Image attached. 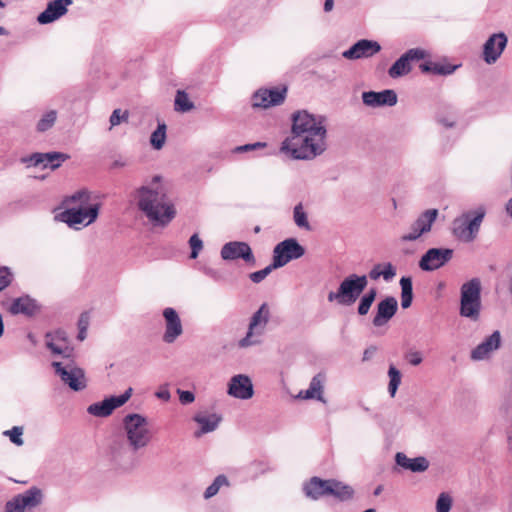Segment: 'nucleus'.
<instances>
[{
	"label": "nucleus",
	"instance_id": "obj_22",
	"mask_svg": "<svg viewBox=\"0 0 512 512\" xmlns=\"http://www.w3.org/2000/svg\"><path fill=\"white\" fill-rule=\"evenodd\" d=\"M501 335L499 331H494L489 337L478 344L471 351V359L475 361L484 360L489 354L500 347Z\"/></svg>",
	"mask_w": 512,
	"mask_h": 512
},
{
	"label": "nucleus",
	"instance_id": "obj_4",
	"mask_svg": "<svg viewBox=\"0 0 512 512\" xmlns=\"http://www.w3.org/2000/svg\"><path fill=\"white\" fill-rule=\"evenodd\" d=\"M122 425L133 451H138L150 443L152 435L145 416L138 413L127 414L122 420Z\"/></svg>",
	"mask_w": 512,
	"mask_h": 512
},
{
	"label": "nucleus",
	"instance_id": "obj_30",
	"mask_svg": "<svg viewBox=\"0 0 512 512\" xmlns=\"http://www.w3.org/2000/svg\"><path fill=\"white\" fill-rule=\"evenodd\" d=\"M194 420L200 426V430L195 432V437H200L203 434L216 430L221 421V417L215 413L197 414Z\"/></svg>",
	"mask_w": 512,
	"mask_h": 512
},
{
	"label": "nucleus",
	"instance_id": "obj_3",
	"mask_svg": "<svg viewBox=\"0 0 512 512\" xmlns=\"http://www.w3.org/2000/svg\"><path fill=\"white\" fill-rule=\"evenodd\" d=\"M481 281L479 278H472L462 284L460 288L459 314L473 322H477L481 316Z\"/></svg>",
	"mask_w": 512,
	"mask_h": 512
},
{
	"label": "nucleus",
	"instance_id": "obj_8",
	"mask_svg": "<svg viewBox=\"0 0 512 512\" xmlns=\"http://www.w3.org/2000/svg\"><path fill=\"white\" fill-rule=\"evenodd\" d=\"M305 248L295 238H287L279 242L273 249L272 263L274 267H284L292 260L304 256Z\"/></svg>",
	"mask_w": 512,
	"mask_h": 512
},
{
	"label": "nucleus",
	"instance_id": "obj_1",
	"mask_svg": "<svg viewBox=\"0 0 512 512\" xmlns=\"http://www.w3.org/2000/svg\"><path fill=\"white\" fill-rule=\"evenodd\" d=\"M291 136L280 146V152L294 160H312L326 150V126L323 116L306 110L292 114Z\"/></svg>",
	"mask_w": 512,
	"mask_h": 512
},
{
	"label": "nucleus",
	"instance_id": "obj_63",
	"mask_svg": "<svg viewBox=\"0 0 512 512\" xmlns=\"http://www.w3.org/2000/svg\"><path fill=\"white\" fill-rule=\"evenodd\" d=\"M439 123H441L446 128H452L454 126V121L448 120L446 118L439 119Z\"/></svg>",
	"mask_w": 512,
	"mask_h": 512
},
{
	"label": "nucleus",
	"instance_id": "obj_51",
	"mask_svg": "<svg viewBox=\"0 0 512 512\" xmlns=\"http://www.w3.org/2000/svg\"><path fill=\"white\" fill-rule=\"evenodd\" d=\"M25 508L22 507L20 500L17 496L9 500L5 505V512H25Z\"/></svg>",
	"mask_w": 512,
	"mask_h": 512
},
{
	"label": "nucleus",
	"instance_id": "obj_15",
	"mask_svg": "<svg viewBox=\"0 0 512 512\" xmlns=\"http://www.w3.org/2000/svg\"><path fill=\"white\" fill-rule=\"evenodd\" d=\"M286 92V88L259 89L252 96V106L267 109L280 105L285 100Z\"/></svg>",
	"mask_w": 512,
	"mask_h": 512
},
{
	"label": "nucleus",
	"instance_id": "obj_27",
	"mask_svg": "<svg viewBox=\"0 0 512 512\" xmlns=\"http://www.w3.org/2000/svg\"><path fill=\"white\" fill-rule=\"evenodd\" d=\"M67 11L68 9L64 8V5L60 4V1L53 0L50 1L46 9L38 15L37 21L42 25L50 24L64 16Z\"/></svg>",
	"mask_w": 512,
	"mask_h": 512
},
{
	"label": "nucleus",
	"instance_id": "obj_64",
	"mask_svg": "<svg viewBox=\"0 0 512 512\" xmlns=\"http://www.w3.org/2000/svg\"><path fill=\"white\" fill-rule=\"evenodd\" d=\"M334 7V0H325L324 2V11L330 12Z\"/></svg>",
	"mask_w": 512,
	"mask_h": 512
},
{
	"label": "nucleus",
	"instance_id": "obj_26",
	"mask_svg": "<svg viewBox=\"0 0 512 512\" xmlns=\"http://www.w3.org/2000/svg\"><path fill=\"white\" fill-rule=\"evenodd\" d=\"M395 461L398 466L412 472H424L429 467V461L425 457L409 458L402 452L396 454Z\"/></svg>",
	"mask_w": 512,
	"mask_h": 512
},
{
	"label": "nucleus",
	"instance_id": "obj_41",
	"mask_svg": "<svg viewBox=\"0 0 512 512\" xmlns=\"http://www.w3.org/2000/svg\"><path fill=\"white\" fill-rule=\"evenodd\" d=\"M388 376H389V385H388V391L391 397H394L396 394V391L401 383V373L400 371L393 365L389 367L388 370Z\"/></svg>",
	"mask_w": 512,
	"mask_h": 512
},
{
	"label": "nucleus",
	"instance_id": "obj_38",
	"mask_svg": "<svg viewBox=\"0 0 512 512\" xmlns=\"http://www.w3.org/2000/svg\"><path fill=\"white\" fill-rule=\"evenodd\" d=\"M223 486H229V481L225 475L221 474V475H218L214 479V481L206 488L204 495H203L204 498L205 499L212 498L219 492L220 488Z\"/></svg>",
	"mask_w": 512,
	"mask_h": 512
},
{
	"label": "nucleus",
	"instance_id": "obj_60",
	"mask_svg": "<svg viewBox=\"0 0 512 512\" xmlns=\"http://www.w3.org/2000/svg\"><path fill=\"white\" fill-rule=\"evenodd\" d=\"M377 296V290L375 288H371L368 290L362 297L366 298L369 302L373 303Z\"/></svg>",
	"mask_w": 512,
	"mask_h": 512
},
{
	"label": "nucleus",
	"instance_id": "obj_33",
	"mask_svg": "<svg viewBox=\"0 0 512 512\" xmlns=\"http://www.w3.org/2000/svg\"><path fill=\"white\" fill-rule=\"evenodd\" d=\"M401 287V306L403 309H407L411 306L413 301V284L412 278L409 276H403L400 279Z\"/></svg>",
	"mask_w": 512,
	"mask_h": 512
},
{
	"label": "nucleus",
	"instance_id": "obj_12",
	"mask_svg": "<svg viewBox=\"0 0 512 512\" xmlns=\"http://www.w3.org/2000/svg\"><path fill=\"white\" fill-rule=\"evenodd\" d=\"M220 255L225 261L242 259L244 262L251 265L256 263L251 247L248 243L242 241H230L225 243L221 248Z\"/></svg>",
	"mask_w": 512,
	"mask_h": 512
},
{
	"label": "nucleus",
	"instance_id": "obj_24",
	"mask_svg": "<svg viewBox=\"0 0 512 512\" xmlns=\"http://www.w3.org/2000/svg\"><path fill=\"white\" fill-rule=\"evenodd\" d=\"M485 215L486 209L484 206H479L475 210L464 214L466 230L471 242L477 237Z\"/></svg>",
	"mask_w": 512,
	"mask_h": 512
},
{
	"label": "nucleus",
	"instance_id": "obj_52",
	"mask_svg": "<svg viewBox=\"0 0 512 512\" xmlns=\"http://www.w3.org/2000/svg\"><path fill=\"white\" fill-rule=\"evenodd\" d=\"M88 325V318L82 315L78 321L79 332L77 335V339L79 341H83L86 338Z\"/></svg>",
	"mask_w": 512,
	"mask_h": 512
},
{
	"label": "nucleus",
	"instance_id": "obj_28",
	"mask_svg": "<svg viewBox=\"0 0 512 512\" xmlns=\"http://www.w3.org/2000/svg\"><path fill=\"white\" fill-rule=\"evenodd\" d=\"M100 203L98 196L93 194L87 189H80L63 200V204L69 206L70 204H78L79 207L86 208L92 204Z\"/></svg>",
	"mask_w": 512,
	"mask_h": 512
},
{
	"label": "nucleus",
	"instance_id": "obj_32",
	"mask_svg": "<svg viewBox=\"0 0 512 512\" xmlns=\"http://www.w3.org/2000/svg\"><path fill=\"white\" fill-rule=\"evenodd\" d=\"M328 495L334 496L341 502H346L353 498L354 489L341 481L329 479Z\"/></svg>",
	"mask_w": 512,
	"mask_h": 512
},
{
	"label": "nucleus",
	"instance_id": "obj_43",
	"mask_svg": "<svg viewBox=\"0 0 512 512\" xmlns=\"http://www.w3.org/2000/svg\"><path fill=\"white\" fill-rule=\"evenodd\" d=\"M452 506V498L448 493L442 492L439 494L436 501L437 512H449Z\"/></svg>",
	"mask_w": 512,
	"mask_h": 512
},
{
	"label": "nucleus",
	"instance_id": "obj_40",
	"mask_svg": "<svg viewBox=\"0 0 512 512\" xmlns=\"http://www.w3.org/2000/svg\"><path fill=\"white\" fill-rule=\"evenodd\" d=\"M293 219H294L295 224L299 228H303L305 230H310L311 229V226H310L308 218H307V214L304 211L303 206H302L301 203L297 204L294 207Z\"/></svg>",
	"mask_w": 512,
	"mask_h": 512
},
{
	"label": "nucleus",
	"instance_id": "obj_62",
	"mask_svg": "<svg viewBox=\"0 0 512 512\" xmlns=\"http://www.w3.org/2000/svg\"><path fill=\"white\" fill-rule=\"evenodd\" d=\"M156 396L159 398V399H162V400H169L170 399V393L168 390H163V391H159L156 393Z\"/></svg>",
	"mask_w": 512,
	"mask_h": 512
},
{
	"label": "nucleus",
	"instance_id": "obj_14",
	"mask_svg": "<svg viewBox=\"0 0 512 512\" xmlns=\"http://www.w3.org/2000/svg\"><path fill=\"white\" fill-rule=\"evenodd\" d=\"M508 43V38L504 32L494 33L489 36L483 45L482 58L485 63L491 65L501 57Z\"/></svg>",
	"mask_w": 512,
	"mask_h": 512
},
{
	"label": "nucleus",
	"instance_id": "obj_59",
	"mask_svg": "<svg viewBox=\"0 0 512 512\" xmlns=\"http://www.w3.org/2000/svg\"><path fill=\"white\" fill-rule=\"evenodd\" d=\"M382 265L381 264H377L375 265L369 272V277L370 279L372 280H377L378 278L382 277V274H381V268Z\"/></svg>",
	"mask_w": 512,
	"mask_h": 512
},
{
	"label": "nucleus",
	"instance_id": "obj_61",
	"mask_svg": "<svg viewBox=\"0 0 512 512\" xmlns=\"http://www.w3.org/2000/svg\"><path fill=\"white\" fill-rule=\"evenodd\" d=\"M420 69L423 73H432V62H426L421 64Z\"/></svg>",
	"mask_w": 512,
	"mask_h": 512
},
{
	"label": "nucleus",
	"instance_id": "obj_44",
	"mask_svg": "<svg viewBox=\"0 0 512 512\" xmlns=\"http://www.w3.org/2000/svg\"><path fill=\"white\" fill-rule=\"evenodd\" d=\"M275 269H277V267H274L273 263L271 262V264L266 266L264 269L250 273L249 279L253 283L258 284V283L262 282Z\"/></svg>",
	"mask_w": 512,
	"mask_h": 512
},
{
	"label": "nucleus",
	"instance_id": "obj_5",
	"mask_svg": "<svg viewBox=\"0 0 512 512\" xmlns=\"http://www.w3.org/2000/svg\"><path fill=\"white\" fill-rule=\"evenodd\" d=\"M368 285L366 275L350 274L345 277L336 291H330L327 299L340 305L350 306L356 302Z\"/></svg>",
	"mask_w": 512,
	"mask_h": 512
},
{
	"label": "nucleus",
	"instance_id": "obj_6",
	"mask_svg": "<svg viewBox=\"0 0 512 512\" xmlns=\"http://www.w3.org/2000/svg\"><path fill=\"white\" fill-rule=\"evenodd\" d=\"M270 316L269 305L267 303L261 304L259 309L251 316L248 331L246 335L239 340L238 346L240 348H248L259 345L261 343L259 337L264 334Z\"/></svg>",
	"mask_w": 512,
	"mask_h": 512
},
{
	"label": "nucleus",
	"instance_id": "obj_53",
	"mask_svg": "<svg viewBox=\"0 0 512 512\" xmlns=\"http://www.w3.org/2000/svg\"><path fill=\"white\" fill-rule=\"evenodd\" d=\"M381 274L385 281H391L396 275V268L390 262H387L383 264Z\"/></svg>",
	"mask_w": 512,
	"mask_h": 512
},
{
	"label": "nucleus",
	"instance_id": "obj_2",
	"mask_svg": "<svg viewBox=\"0 0 512 512\" xmlns=\"http://www.w3.org/2000/svg\"><path fill=\"white\" fill-rule=\"evenodd\" d=\"M161 176L155 175L149 182L133 191L138 211L155 227L167 226L176 216L173 200L161 184Z\"/></svg>",
	"mask_w": 512,
	"mask_h": 512
},
{
	"label": "nucleus",
	"instance_id": "obj_39",
	"mask_svg": "<svg viewBox=\"0 0 512 512\" xmlns=\"http://www.w3.org/2000/svg\"><path fill=\"white\" fill-rule=\"evenodd\" d=\"M166 140V125L164 123L158 124L156 130L151 134L150 143L156 150H160Z\"/></svg>",
	"mask_w": 512,
	"mask_h": 512
},
{
	"label": "nucleus",
	"instance_id": "obj_19",
	"mask_svg": "<svg viewBox=\"0 0 512 512\" xmlns=\"http://www.w3.org/2000/svg\"><path fill=\"white\" fill-rule=\"evenodd\" d=\"M227 393L230 396L241 400L252 398L254 389L249 376L244 374L233 376L228 383Z\"/></svg>",
	"mask_w": 512,
	"mask_h": 512
},
{
	"label": "nucleus",
	"instance_id": "obj_10",
	"mask_svg": "<svg viewBox=\"0 0 512 512\" xmlns=\"http://www.w3.org/2000/svg\"><path fill=\"white\" fill-rule=\"evenodd\" d=\"M438 213L437 209H427L422 212L410 225L409 231L400 237V240L402 242H413L418 240L423 234L430 232Z\"/></svg>",
	"mask_w": 512,
	"mask_h": 512
},
{
	"label": "nucleus",
	"instance_id": "obj_56",
	"mask_svg": "<svg viewBox=\"0 0 512 512\" xmlns=\"http://www.w3.org/2000/svg\"><path fill=\"white\" fill-rule=\"evenodd\" d=\"M372 304L373 303L369 302L368 300H366V298L361 296L358 307H357L358 314L361 316L366 315L369 312Z\"/></svg>",
	"mask_w": 512,
	"mask_h": 512
},
{
	"label": "nucleus",
	"instance_id": "obj_21",
	"mask_svg": "<svg viewBox=\"0 0 512 512\" xmlns=\"http://www.w3.org/2000/svg\"><path fill=\"white\" fill-rule=\"evenodd\" d=\"M397 94L394 90L386 89L380 92L365 91L362 93V101L369 107H392L397 104Z\"/></svg>",
	"mask_w": 512,
	"mask_h": 512
},
{
	"label": "nucleus",
	"instance_id": "obj_7",
	"mask_svg": "<svg viewBox=\"0 0 512 512\" xmlns=\"http://www.w3.org/2000/svg\"><path fill=\"white\" fill-rule=\"evenodd\" d=\"M52 366L60 379L74 391H81L87 387L85 372L75 365L73 358L68 361H53Z\"/></svg>",
	"mask_w": 512,
	"mask_h": 512
},
{
	"label": "nucleus",
	"instance_id": "obj_45",
	"mask_svg": "<svg viewBox=\"0 0 512 512\" xmlns=\"http://www.w3.org/2000/svg\"><path fill=\"white\" fill-rule=\"evenodd\" d=\"M189 246L191 248L190 259H196L203 249V241L198 234H193L189 239Z\"/></svg>",
	"mask_w": 512,
	"mask_h": 512
},
{
	"label": "nucleus",
	"instance_id": "obj_18",
	"mask_svg": "<svg viewBox=\"0 0 512 512\" xmlns=\"http://www.w3.org/2000/svg\"><path fill=\"white\" fill-rule=\"evenodd\" d=\"M163 317L165 319L163 341L167 344H172L183 333L182 322L177 311L171 307L163 310Z\"/></svg>",
	"mask_w": 512,
	"mask_h": 512
},
{
	"label": "nucleus",
	"instance_id": "obj_46",
	"mask_svg": "<svg viewBox=\"0 0 512 512\" xmlns=\"http://www.w3.org/2000/svg\"><path fill=\"white\" fill-rule=\"evenodd\" d=\"M4 435L8 436L10 441L17 446H22L24 443L22 439L23 428L20 426H14L12 429L6 430Z\"/></svg>",
	"mask_w": 512,
	"mask_h": 512
},
{
	"label": "nucleus",
	"instance_id": "obj_55",
	"mask_svg": "<svg viewBox=\"0 0 512 512\" xmlns=\"http://www.w3.org/2000/svg\"><path fill=\"white\" fill-rule=\"evenodd\" d=\"M266 145L267 144L265 142H255V143H251V144H245L242 146H238L235 148V151L236 152H249V151H253L256 149L264 148V147H266Z\"/></svg>",
	"mask_w": 512,
	"mask_h": 512
},
{
	"label": "nucleus",
	"instance_id": "obj_50",
	"mask_svg": "<svg viewBox=\"0 0 512 512\" xmlns=\"http://www.w3.org/2000/svg\"><path fill=\"white\" fill-rule=\"evenodd\" d=\"M129 114L127 111L121 112L120 109H115L109 119L110 122V129L113 127L119 125L121 122L128 121Z\"/></svg>",
	"mask_w": 512,
	"mask_h": 512
},
{
	"label": "nucleus",
	"instance_id": "obj_54",
	"mask_svg": "<svg viewBox=\"0 0 512 512\" xmlns=\"http://www.w3.org/2000/svg\"><path fill=\"white\" fill-rule=\"evenodd\" d=\"M405 359L411 364L412 366H418L422 363L423 357L421 352L419 351H409L405 355Z\"/></svg>",
	"mask_w": 512,
	"mask_h": 512
},
{
	"label": "nucleus",
	"instance_id": "obj_34",
	"mask_svg": "<svg viewBox=\"0 0 512 512\" xmlns=\"http://www.w3.org/2000/svg\"><path fill=\"white\" fill-rule=\"evenodd\" d=\"M69 159V155L61 152H48L44 153L43 168H50L55 170L59 168L63 162Z\"/></svg>",
	"mask_w": 512,
	"mask_h": 512
},
{
	"label": "nucleus",
	"instance_id": "obj_47",
	"mask_svg": "<svg viewBox=\"0 0 512 512\" xmlns=\"http://www.w3.org/2000/svg\"><path fill=\"white\" fill-rule=\"evenodd\" d=\"M21 162L26 164L28 167L42 166L44 163V153L36 152L29 156L21 158Z\"/></svg>",
	"mask_w": 512,
	"mask_h": 512
},
{
	"label": "nucleus",
	"instance_id": "obj_16",
	"mask_svg": "<svg viewBox=\"0 0 512 512\" xmlns=\"http://www.w3.org/2000/svg\"><path fill=\"white\" fill-rule=\"evenodd\" d=\"M424 57V50L420 48L409 49L389 68V76L395 79L408 74L412 69L411 62L415 60H421Z\"/></svg>",
	"mask_w": 512,
	"mask_h": 512
},
{
	"label": "nucleus",
	"instance_id": "obj_58",
	"mask_svg": "<svg viewBox=\"0 0 512 512\" xmlns=\"http://www.w3.org/2000/svg\"><path fill=\"white\" fill-rule=\"evenodd\" d=\"M202 271L206 276L212 278L215 281L220 279L219 272L211 267H204Z\"/></svg>",
	"mask_w": 512,
	"mask_h": 512
},
{
	"label": "nucleus",
	"instance_id": "obj_20",
	"mask_svg": "<svg viewBox=\"0 0 512 512\" xmlns=\"http://www.w3.org/2000/svg\"><path fill=\"white\" fill-rule=\"evenodd\" d=\"M398 310V302L395 297L387 296L376 307V314L372 320L375 327L386 325L396 314Z\"/></svg>",
	"mask_w": 512,
	"mask_h": 512
},
{
	"label": "nucleus",
	"instance_id": "obj_23",
	"mask_svg": "<svg viewBox=\"0 0 512 512\" xmlns=\"http://www.w3.org/2000/svg\"><path fill=\"white\" fill-rule=\"evenodd\" d=\"M329 479L323 480L319 477H312L309 481L303 484V492L307 498L318 500L323 496L328 495Z\"/></svg>",
	"mask_w": 512,
	"mask_h": 512
},
{
	"label": "nucleus",
	"instance_id": "obj_29",
	"mask_svg": "<svg viewBox=\"0 0 512 512\" xmlns=\"http://www.w3.org/2000/svg\"><path fill=\"white\" fill-rule=\"evenodd\" d=\"M323 382V375H315L309 384V388L305 391H300L298 397L301 399H316L326 403V400L323 398Z\"/></svg>",
	"mask_w": 512,
	"mask_h": 512
},
{
	"label": "nucleus",
	"instance_id": "obj_37",
	"mask_svg": "<svg viewBox=\"0 0 512 512\" xmlns=\"http://www.w3.org/2000/svg\"><path fill=\"white\" fill-rule=\"evenodd\" d=\"M57 120V111L50 110L44 113L36 125V130L40 133L46 132L51 129Z\"/></svg>",
	"mask_w": 512,
	"mask_h": 512
},
{
	"label": "nucleus",
	"instance_id": "obj_11",
	"mask_svg": "<svg viewBox=\"0 0 512 512\" xmlns=\"http://www.w3.org/2000/svg\"><path fill=\"white\" fill-rule=\"evenodd\" d=\"M133 389L129 387L123 394L110 396L100 402H95L88 406L87 412L95 417H108L112 412L123 406L132 396Z\"/></svg>",
	"mask_w": 512,
	"mask_h": 512
},
{
	"label": "nucleus",
	"instance_id": "obj_31",
	"mask_svg": "<svg viewBox=\"0 0 512 512\" xmlns=\"http://www.w3.org/2000/svg\"><path fill=\"white\" fill-rule=\"evenodd\" d=\"M20 500L22 507L26 511H30L39 506L43 501V493L41 489L37 487H31L21 494L16 495Z\"/></svg>",
	"mask_w": 512,
	"mask_h": 512
},
{
	"label": "nucleus",
	"instance_id": "obj_35",
	"mask_svg": "<svg viewBox=\"0 0 512 512\" xmlns=\"http://www.w3.org/2000/svg\"><path fill=\"white\" fill-rule=\"evenodd\" d=\"M46 346L53 354L61 355L63 361H68L73 358L74 349L67 346L65 343L59 344L54 342V339L46 341Z\"/></svg>",
	"mask_w": 512,
	"mask_h": 512
},
{
	"label": "nucleus",
	"instance_id": "obj_42",
	"mask_svg": "<svg viewBox=\"0 0 512 512\" xmlns=\"http://www.w3.org/2000/svg\"><path fill=\"white\" fill-rule=\"evenodd\" d=\"M466 230V220L464 215L462 218L456 219L453 223V234L464 242H471Z\"/></svg>",
	"mask_w": 512,
	"mask_h": 512
},
{
	"label": "nucleus",
	"instance_id": "obj_49",
	"mask_svg": "<svg viewBox=\"0 0 512 512\" xmlns=\"http://www.w3.org/2000/svg\"><path fill=\"white\" fill-rule=\"evenodd\" d=\"M13 279V274L10 268L6 266L0 267V292L7 288Z\"/></svg>",
	"mask_w": 512,
	"mask_h": 512
},
{
	"label": "nucleus",
	"instance_id": "obj_17",
	"mask_svg": "<svg viewBox=\"0 0 512 512\" xmlns=\"http://www.w3.org/2000/svg\"><path fill=\"white\" fill-rule=\"evenodd\" d=\"M380 50L381 45L377 41L361 39L345 50L342 56L348 60L370 58L380 52Z\"/></svg>",
	"mask_w": 512,
	"mask_h": 512
},
{
	"label": "nucleus",
	"instance_id": "obj_48",
	"mask_svg": "<svg viewBox=\"0 0 512 512\" xmlns=\"http://www.w3.org/2000/svg\"><path fill=\"white\" fill-rule=\"evenodd\" d=\"M457 66L450 64H441L432 62V74L435 75H450L456 70Z\"/></svg>",
	"mask_w": 512,
	"mask_h": 512
},
{
	"label": "nucleus",
	"instance_id": "obj_36",
	"mask_svg": "<svg viewBox=\"0 0 512 512\" xmlns=\"http://www.w3.org/2000/svg\"><path fill=\"white\" fill-rule=\"evenodd\" d=\"M175 110L178 112H189L194 108V104L190 101L188 94L183 90H178L175 96Z\"/></svg>",
	"mask_w": 512,
	"mask_h": 512
},
{
	"label": "nucleus",
	"instance_id": "obj_25",
	"mask_svg": "<svg viewBox=\"0 0 512 512\" xmlns=\"http://www.w3.org/2000/svg\"><path fill=\"white\" fill-rule=\"evenodd\" d=\"M38 310L39 306L36 300L27 295L14 299L9 308L13 315L23 314L26 316H33Z\"/></svg>",
	"mask_w": 512,
	"mask_h": 512
},
{
	"label": "nucleus",
	"instance_id": "obj_13",
	"mask_svg": "<svg viewBox=\"0 0 512 512\" xmlns=\"http://www.w3.org/2000/svg\"><path fill=\"white\" fill-rule=\"evenodd\" d=\"M450 248H430L421 257L419 267L423 271H434L443 267L453 257Z\"/></svg>",
	"mask_w": 512,
	"mask_h": 512
},
{
	"label": "nucleus",
	"instance_id": "obj_57",
	"mask_svg": "<svg viewBox=\"0 0 512 512\" xmlns=\"http://www.w3.org/2000/svg\"><path fill=\"white\" fill-rule=\"evenodd\" d=\"M179 400L182 404H190L194 401L195 396L191 391L178 390Z\"/></svg>",
	"mask_w": 512,
	"mask_h": 512
},
{
	"label": "nucleus",
	"instance_id": "obj_9",
	"mask_svg": "<svg viewBox=\"0 0 512 512\" xmlns=\"http://www.w3.org/2000/svg\"><path fill=\"white\" fill-rule=\"evenodd\" d=\"M100 207V203H95L86 208H67L60 214V219L69 227L76 229L77 225L88 226L97 219Z\"/></svg>",
	"mask_w": 512,
	"mask_h": 512
}]
</instances>
